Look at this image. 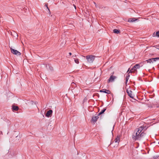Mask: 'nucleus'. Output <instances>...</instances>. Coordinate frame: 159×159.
<instances>
[{
    "instance_id": "f257e3e1",
    "label": "nucleus",
    "mask_w": 159,
    "mask_h": 159,
    "mask_svg": "<svg viewBox=\"0 0 159 159\" xmlns=\"http://www.w3.org/2000/svg\"><path fill=\"white\" fill-rule=\"evenodd\" d=\"M145 134L143 132L141 133L140 134H138L137 133H134L132 135L133 139L135 140H140L145 135Z\"/></svg>"
},
{
    "instance_id": "f03ea898",
    "label": "nucleus",
    "mask_w": 159,
    "mask_h": 159,
    "mask_svg": "<svg viewBox=\"0 0 159 159\" xmlns=\"http://www.w3.org/2000/svg\"><path fill=\"white\" fill-rule=\"evenodd\" d=\"M96 57L93 55H87L86 56L87 62L89 63H92Z\"/></svg>"
},
{
    "instance_id": "7ed1b4c3",
    "label": "nucleus",
    "mask_w": 159,
    "mask_h": 159,
    "mask_svg": "<svg viewBox=\"0 0 159 159\" xmlns=\"http://www.w3.org/2000/svg\"><path fill=\"white\" fill-rule=\"evenodd\" d=\"M120 136L119 135H117L116 138V139L114 140V141L111 143V144H113L114 143H115V144L114 146V147H117L119 144V143L120 141Z\"/></svg>"
},
{
    "instance_id": "20e7f679",
    "label": "nucleus",
    "mask_w": 159,
    "mask_h": 159,
    "mask_svg": "<svg viewBox=\"0 0 159 159\" xmlns=\"http://www.w3.org/2000/svg\"><path fill=\"white\" fill-rule=\"evenodd\" d=\"M9 47L11 49V53H12L13 54L17 56H20L21 55V53L18 51L13 49L12 48V47H11L10 46H9Z\"/></svg>"
},
{
    "instance_id": "39448f33",
    "label": "nucleus",
    "mask_w": 159,
    "mask_h": 159,
    "mask_svg": "<svg viewBox=\"0 0 159 159\" xmlns=\"http://www.w3.org/2000/svg\"><path fill=\"white\" fill-rule=\"evenodd\" d=\"M117 77L113 75H111L108 80V82L110 83L113 82L114 80Z\"/></svg>"
},
{
    "instance_id": "423d86ee",
    "label": "nucleus",
    "mask_w": 159,
    "mask_h": 159,
    "mask_svg": "<svg viewBox=\"0 0 159 159\" xmlns=\"http://www.w3.org/2000/svg\"><path fill=\"white\" fill-rule=\"evenodd\" d=\"M98 116H99L98 115L97 116L93 117L91 120V122L94 123V122H96L98 119L99 118Z\"/></svg>"
},
{
    "instance_id": "0eeeda50",
    "label": "nucleus",
    "mask_w": 159,
    "mask_h": 159,
    "mask_svg": "<svg viewBox=\"0 0 159 159\" xmlns=\"http://www.w3.org/2000/svg\"><path fill=\"white\" fill-rule=\"evenodd\" d=\"M100 91L101 92H103L108 94H110L111 93V91L109 90L105 89H102L100 90Z\"/></svg>"
},
{
    "instance_id": "6e6552de",
    "label": "nucleus",
    "mask_w": 159,
    "mask_h": 159,
    "mask_svg": "<svg viewBox=\"0 0 159 159\" xmlns=\"http://www.w3.org/2000/svg\"><path fill=\"white\" fill-rule=\"evenodd\" d=\"M126 92L128 94V95L131 98H133V96L132 95V91L128 89H127Z\"/></svg>"
},
{
    "instance_id": "1a4fd4ad",
    "label": "nucleus",
    "mask_w": 159,
    "mask_h": 159,
    "mask_svg": "<svg viewBox=\"0 0 159 159\" xmlns=\"http://www.w3.org/2000/svg\"><path fill=\"white\" fill-rule=\"evenodd\" d=\"M52 113V110H50L48 111L46 114V116L47 117H49L50 115Z\"/></svg>"
},
{
    "instance_id": "9d476101",
    "label": "nucleus",
    "mask_w": 159,
    "mask_h": 159,
    "mask_svg": "<svg viewBox=\"0 0 159 159\" xmlns=\"http://www.w3.org/2000/svg\"><path fill=\"white\" fill-rule=\"evenodd\" d=\"M12 109L13 111H17L19 109V107L17 106L13 105Z\"/></svg>"
},
{
    "instance_id": "9b49d317",
    "label": "nucleus",
    "mask_w": 159,
    "mask_h": 159,
    "mask_svg": "<svg viewBox=\"0 0 159 159\" xmlns=\"http://www.w3.org/2000/svg\"><path fill=\"white\" fill-rule=\"evenodd\" d=\"M152 36L153 37H159V31L157 32L156 33L154 32L152 34Z\"/></svg>"
},
{
    "instance_id": "f8f14e48",
    "label": "nucleus",
    "mask_w": 159,
    "mask_h": 159,
    "mask_svg": "<svg viewBox=\"0 0 159 159\" xmlns=\"http://www.w3.org/2000/svg\"><path fill=\"white\" fill-rule=\"evenodd\" d=\"M137 20V19L134 18H129L128 19V21L129 22H132L136 20Z\"/></svg>"
},
{
    "instance_id": "ddd939ff",
    "label": "nucleus",
    "mask_w": 159,
    "mask_h": 159,
    "mask_svg": "<svg viewBox=\"0 0 159 159\" xmlns=\"http://www.w3.org/2000/svg\"><path fill=\"white\" fill-rule=\"evenodd\" d=\"M113 32L115 34H118L120 33V31L116 29H115L113 30Z\"/></svg>"
},
{
    "instance_id": "4468645a",
    "label": "nucleus",
    "mask_w": 159,
    "mask_h": 159,
    "mask_svg": "<svg viewBox=\"0 0 159 159\" xmlns=\"http://www.w3.org/2000/svg\"><path fill=\"white\" fill-rule=\"evenodd\" d=\"M106 108H104L103 110H102L98 114V116H99L103 114L106 111Z\"/></svg>"
},
{
    "instance_id": "2eb2a0df",
    "label": "nucleus",
    "mask_w": 159,
    "mask_h": 159,
    "mask_svg": "<svg viewBox=\"0 0 159 159\" xmlns=\"http://www.w3.org/2000/svg\"><path fill=\"white\" fill-rule=\"evenodd\" d=\"M136 71V70L134 68V67H133V68L130 70V71L129 73H134L135 71Z\"/></svg>"
},
{
    "instance_id": "dca6fc26",
    "label": "nucleus",
    "mask_w": 159,
    "mask_h": 159,
    "mask_svg": "<svg viewBox=\"0 0 159 159\" xmlns=\"http://www.w3.org/2000/svg\"><path fill=\"white\" fill-rule=\"evenodd\" d=\"M134 68L135 69H136V70H137V69H139L140 68V65L139 64H136V65H135L134 66Z\"/></svg>"
},
{
    "instance_id": "f3484780",
    "label": "nucleus",
    "mask_w": 159,
    "mask_h": 159,
    "mask_svg": "<svg viewBox=\"0 0 159 159\" xmlns=\"http://www.w3.org/2000/svg\"><path fill=\"white\" fill-rule=\"evenodd\" d=\"M152 61L153 62L154 61H156L159 60V57H155L154 58H152Z\"/></svg>"
},
{
    "instance_id": "a211bd4d",
    "label": "nucleus",
    "mask_w": 159,
    "mask_h": 159,
    "mask_svg": "<svg viewBox=\"0 0 159 159\" xmlns=\"http://www.w3.org/2000/svg\"><path fill=\"white\" fill-rule=\"evenodd\" d=\"M144 128V126H141L139 127V129H138V131H140V132H142L143 129Z\"/></svg>"
},
{
    "instance_id": "6ab92c4d",
    "label": "nucleus",
    "mask_w": 159,
    "mask_h": 159,
    "mask_svg": "<svg viewBox=\"0 0 159 159\" xmlns=\"http://www.w3.org/2000/svg\"><path fill=\"white\" fill-rule=\"evenodd\" d=\"M130 76V75L129 74H128L126 76V84L128 80L129 79V77Z\"/></svg>"
},
{
    "instance_id": "aec40b11",
    "label": "nucleus",
    "mask_w": 159,
    "mask_h": 159,
    "mask_svg": "<svg viewBox=\"0 0 159 159\" xmlns=\"http://www.w3.org/2000/svg\"><path fill=\"white\" fill-rule=\"evenodd\" d=\"M146 61H147L148 63H151V62L153 63V61L152 60V58L149 59L148 60H146Z\"/></svg>"
},
{
    "instance_id": "412c9836",
    "label": "nucleus",
    "mask_w": 159,
    "mask_h": 159,
    "mask_svg": "<svg viewBox=\"0 0 159 159\" xmlns=\"http://www.w3.org/2000/svg\"><path fill=\"white\" fill-rule=\"evenodd\" d=\"M75 61L76 63L78 64L79 63V61L78 59H75Z\"/></svg>"
},
{
    "instance_id": "4be33fe9",
    "label": "nucleus",
    "mask_w": 159,
    "mask_h": 159,
    "mask_svg": "<svg viewBox=\"0 0 159 159\" xmlns=\"http://www.w3.org/2000/svg\"><path fill=\"white\" fill-rule=\"evenodd\" d=\"M141 132L140 131H138V130L136 133L138 134H140L141 133Z\"/></svg>"
},
{
    "instance_id": "5701e85b",
    "label": "nucleus",
    "mask_w": 159,
    "mask_h": 159,
    "mask_svg": "<svg viewBox=\"0 0 159 159\" xmlns=\"http://www.w3.org/2000/svg\"><path fill=\"white\" fill-rule=\"evenodd\" d=\"M45 6L48 9V10L50 12V10L49 9V8H48V5H47V4H46L45 5Z\"/></svg>"
},
{
    "instance_id": "b1692460",
    "label": "nucleus",
    "mask_w": 159,
    "mask_h": 159,
    "mask_svg": "<svg viewBox=\"0 0 159 159\" xmlns=\"http://www.w3.org/2000/svg\"><path fill=\"white\" fill-rule=\"evenodd\" d=\"M69 54L70 55H71L72 54H71V52H69Z\"/></svg>"
},
{
    "instance_id": "393cba45",
    "label": "nucleus",
    "mask_w": 159,
    "mask_h": 159,
    "mask_svg": "<svg viewBox=\"0 0 159 159\" xmlns=\"http://www.w3.org/2000/svg\"><path fill=\"white\" fill-rule=\"evenodd\" d=\"M73 57H76V55H75V56H73Z\"/></svg>"
},
{
    "instance_id": "a878e982",
    "label": "nucleus",
    "mask_w": 159,
    "mask_h": 159,
    "mask_svg": "<svg viewBox=\"0 0 159 159\" xmlns=\"http://www.w3.org/2000/svg\"><path fill=\"white\" fill-rule=\"evenodd\" d=\"M129 69H128V71H127V72L129 71Z\"/></svg>"
},
{
    "instance_id": "bb28decb",
    "label": "nucleus",
    "mask_w": 159,
    "mask_h": 159,
    "mask_svg": "<svg viewBox=\"0 0 159 159\" xmlns=\"http://www.w3.org/2000/svg\"><path fill=\"white\" fill-rule=\"evenodd\" d=\"M75 9H76V7L75 6H74Z\"/></svg>"
},
{
    "instance_id": "cd10ccee",
    "label": "nucleus",
    "mask_w": 159,
    "mask_h": 159,
    "mask_svg": "<svg viewBox=\"0 0 159 159\" xmlns=\"http://www.w3.org/2000/svg\"><path fill=\"white\" fill-rule=\"evenodd\" d=\"M73 83L74 84V82L73 83H72V84H73Z\"/></svg>"
},
{
    "instance_id": "c85d7f7f",
    "label": "nucleus",
    "mask_w": 159,
    "mask_h": 159,
    "mask_svg": "<svg viewBox=\"0 0 159 159\" xmlns=\"http://www.w3.org/2000/svg\"><path fill=\"white\" fill-rule=\"evenodd\" d=\"M94 3L95 4H96V3H95V2H94Z\"/></svg>"
},
{
    "instance_id": "c756f323",
    "label": "nucleus",
    "mask_w": 159,
    "mask_h": 159,
    "mask_svg": "<svg viewBox=\"0 0 159 159\" xmlns=\"http://www.w3.org/2000/svg\"><path fill=\"white\" fill-rule=\"evenodd\" d=\"M16 35L17 36H18V35L17 34H16Z\"/></svg>"
}]
</instances>
